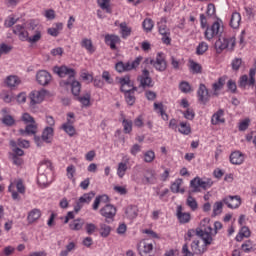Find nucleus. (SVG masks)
<instances>
[{
	"instance_id": "obj_1",
	"label": "nucleus",
	"mask_w": 256,
	"mask_h": 256,
	"mask_svg": "<svg viewBox=\"0 0 256 256\" xmlns=\"http://www.w3.org/2000/svg\"><path fill=\"white\" fill-rule=\"evenodd\" d=\"M53 72L59 77H68L67 81H64V85H71V91L75 97L81 93V83L75 80V70L67 66H56L53 68Z\"/></svg>"
},
{
	"instance_id": "obj_2",
	"label": "nucleus",
	"mask_w": 256,
	"mask_h": 256,
	"mask_svg": "<svg viewBox=\"0 0 256 256\" xmlns=\"http://www.w3.org/2000/svg\"><path fill=\"white\" fill-rule=\"evenodd\" d=\"M215 49L217 53H222L224 49H228V51H233V49H235V38H219L215 42Z\"/></svg>"
},
{
	"instance_id": "obj_3",
	"label": "nucleus",
	"mask_w": 256,
	"mask_h": 256,
	"mask_svg": "<svg viewBox=\"0 0 256 256\" xmlns=\"http://www.w3.org/2000/svg\"><path fill=\"white\" fill-rule=\"evenodd\" d=\"M141 61H143V57L138 56L132 62H127V63L118 62L115 68H116V71H118V73H123V71H132V69H137V67L141 65Z\"/></svg>"
},
{
	"instance_id": "obj_4",
	"label": "nucleus",
	"mask_w": 256,
	"mask_h": 256,
	"mask_svg": "<svg viewBox=\"0 0 256 256\" xmlns=\"http://www.w3.org/2000/svg\"><path fill=\"white\" fill-rule=\"evenodd\" d=\"M100 215L105 218L106 223L114 221L115 215H117V207L112 204H106L100 209Z\"/></svg>"
},
{
	"instance_id": "obj_5",
	"label": "nucleus",
	"mask_w": 256,
	"mask_h": 256,
	"mask_svg": "<svg viewBox=\"0 0 256 256\" xmlns=\"http://www.w3.org/2000/svg\"><path fill=\"white\" fill-rule=\"evenodd\" d=\"M197 236L201 237L203 244L207 246L213 243V237H215V234L213 233V228L208 225L204 227V229L198 230Z\"/></svg>"
},
{
	"instance_id": "obj_6",
	"label": "nucleus",
	"mask_w": 256,
	"mask_h": 256,
	"mask_svg": "<svg viewBox=\"0 0 256 256\" xmlns=\"http://www.w3.org/2000/svg\"><path fill=\"white\" fill-rule=\"evenodd\" d=\"M158 31L160 35H162L163 43L169 45V43H171V32L169 31V28H167L166 18H161V20L158 22Z\"/></svg>"
},
{
	"instance_id": "obj_7",
	"label": "nucleus",
	"mask_w": 256,
	"mask_h": 256,
	"mask_svg": "<svg viewBox=\"0 0 256 256\" xmlns=\"http://www.w3.org/2000/svg\"><path fill=\"white\" fill-rule=\"evenodd\" d=\"M149 63L156 69V71H160L161 73L167 69V61L165 60V54L163 53H158L155 60L150 59Z\"/></svg>"
},
{
	"instance_id": "obj_8",
	"label": "nucleus",
	"mask_w": 256,
	"mask_h": 256,
	"mask_svg": "<svg viewBox=\"0 0 256 256\" xmlns=\"http://www.w3.org/2000/svg\"><path fill=\"white\" fill-rule=\"evenodd\" d=\"M221 32V23L214 22L211 27H207L204 32L206 41H211L214 37H217Z\"/></svg>"
},
{
	"instance_id": "obj_9",
	"label": "nucleus",
	"mask_w": 256,
	"mask_h": 256,
	"mask_svg": "<svg viewBox=\"0 0 256 256\" xmlns=\"http://www.w3.org/2000/svg\"><path fill=\"white\" fill-rule=\"evenodd\" d=\"M30 36L28 38V43H38L43 37V28L41 26H34L29 28Z\"/></svg>"
},
{
	"instance_id": "obj_10",
	"label": "nucleus",
	"mask_w": 256,
	"mask_h": 256,
	"mask_svg": "<svg viewBox=\"0 0 256 256\" xmlns=\"http://www.w3.org/2000/svg\"><path fill=\"white\" fill-rule=\"evenodd\" d=\"M45 95H47V91L45 90H35L30 94V106L33 107L39 103H43L45 99Z\"/></svg>"
},
{
	"instance_id": "obj_11",
	"label": "nucleus",
	"mask_w": 256,
	"mask_h": 256,
	"mask_svg": "<svg viewBox=\"0 0 256 256\" xmlns=\"http://www.w3.org/2000/svg\"><path fill=\"white\" fill-rule=\"evenodd\" d=\"M138 251L141 256H151V253H153V242H149V240L141 241L138 246Z\"/></svg>"
},
{
	"instance_id": "obj_12",
	"label": "nucleus",
	"mask_w": 256,
	"mask_h": 256,
	"mask_svg": "<svg viewBox=\"0 0 256 256\" xmlns=\"http://www.w3.org/2000/svg\"><path fill=\"white\" fill-rule=\"evenodd\" d=\"M222 203L227 205L229 209H237L241 206V197L236 196H226L222 199Z\"/></svg>"
},
{
	"instance_id": "obj_13",
	"label": "nucleus",
	"mask_w": 256,
	"mask_h": 256,
	"mask_svg": "<svg viewBox=\"0 0 256 256\" xmlns=\"http://www.w3.org/2000/svg\"><path fill=\"white\" fill-rule=\"evenodd\" d=\"M129 161H131V158L125 155L122 157V162L118 163L117 175L120 179H123V177H125V173H127V169H128L127 165H129Z\"/></svg>"
},
{
	"instance_id": "obj_14",
	"label": "nucleus",
	"mask_w": 256,
	"mask_h": 256,
	"mask_svg": "<svg viewBox=\"0 0 256 256\" xmlns=\"http://www.w3.org/2000/svg\"><path fill=\"white\" fill-rule=\"evenodd\" d=\"M36 81L42 86L49 85L51 83V74L46 70H39L36 73Z\"/></svg>"
},
{
	"instance_id": "obj_15",
	"label": "nucleus",
	"mask_w": 256,
	"mask_h": 256,
	"mask_svg": "<svg viewBox=\"0 0 256 256\" xmlns=\"http://www.w3.org/2000/svg\"><path fill=\"white\" fill-rule=\"evenodd\" d=\"M198 100L201 101V103H207L209 99H211V94L209 93V89H207V86L205 84H200L198 91Z\"/></svg>"
},
{
	"instance_id": "obj_16",
	"label": "nucleus",
	"mask_w": 256,
	"mask_h": 256,
	"mask_svg": "<svg viewBox=\"0 0 256 256\" xmlns=\"http://www.w3.org/2000/svg\"><path fill=\"white\" fill-rule=\"evenodd\" d=\"M191 249L195 255H203L207 251V246L200 240H193Z\"/></svg>"
},
{
	"instance_id": "obj_17",
	"label": "nucleus",
	"mask_w": 256,
	"mask_h": 256,
	"mask_svg": "<svg viewBox=\"0 0 256 256\" xmlns=\"http://www.w3.org/2000/svg\"><path fill=\"white\" fill-rule=\"evenodd\" d=\"M105 43L110 47V49H112V51H115V49H117L118 43H121V38H119L117 35L106 34Z\"/></svg>"
},
{
	"instance_id": "obj_18",
	"label": "nucleus",
	"mask_w": 256,
	"mask_h": 256,
	"mask_svg": "<svg viewBox=\"0 0 256 256\" xmlns=\"http://www.w3.org/2000/svg\"><path fill=\"white\" fill-rule=\"evenodd\" d=\"M176 216L180 223H189L191 221V214L183 212V206L181 205L177 206Z\"/></svg>"
},
{
	"instance_id": "obj_19",
	"label": "nucleus",
	"mask_w": 256,
	"mask_h": 256,
	"mask_svg": "<svg viewBox=\"0 0 256 256\" xmlns=\"http://www.w3.org/2000/svg\"><path fill=\"white\" fill-rule=\"evenodd\" d=\"M139 79L140 85L143 87V89H147V87H153V80L151 77H149V72L147 70H143Z\"/></svg>"
},
{
	"instance_id": "obj_20",
	"label": "nucleus",
	"mask_w": 256,
	"mask_h": 256,
	"mask_svg": "<svg viewBox=\"0 0 256 256\" xmlns=\"http://www.w3.org/2000/svg\"><path fill=\"white\" fill-rule=\"evenodd\" d=\"M243 161H245V155L240 151H235L230 155L232 165H242Z\"/></svg>"
},
{
	"instance_id": "obj_21",
	"label": "nucleus",
	"mask_w": 256,
	"mask_h": 256,
	"mask_svg": "<svg viewBox=\"0 0 256 256\" xmlns=\"http://www.w3.org/2000/svg\"><path fill=\"white\" fill-rule=\"evenodd\" d=\"M39 219H41V210L34 208L28 213L27 221L30 225L33 223H37Z\"/></svg>"
},
{
	"instance_id": "obj_22",
	"label": "nucleus",
	"mask_w": 256,
	"mask_h": 256,
	"mask_svg": "<svg viewBox=\"0 0 256 256\" xmlns=\"http://www.w3.org/2000/svg\"><path fill=\"white\" fill-rule=\"evenodd\" d=\"M119 83L121 85V91L124 93L125 91H131L133 89V83L129 76H125L119 79Z\"/></svg>"
},
{
	"instance_id": "obj_23",
	"label": "nucleus",
	"mask_w": 256,
	"mask_h": 256,
	"mask_svg": "<svg viewBox=\"0 0 256 256\" xmlns=\"http://www.w3.org/2000/svg\"><path fill=\"white\" fill-rule=\"evenodd\" d=\"M143 182L144 185H155V183H157V176L155 175V171L148 170L144 175Z\"/></svg>"
},
{
	"instance_id": "obj_24",
	"label": "nucleus",
	"mask_w": 256,
	"mask_h": 256,
	"mask_svg": "<svg viewBox=\"0 0 256 256\" xmlns=\"http://www.w3.org/2000/svg\"><path fill=\"white\" fill-rule=\"evenodd\" d=\"M177 131L180 132L181 135H191V124L187 121H180Z\"/></svg>"
},
{
	"instance_id": "obj_25",
	"label": "nucleus",
	"mask_w": 256,
	"mask_h": 256,
	"mask_svg": "<svg viewBox=\"0 0 256 256\" xmlns=\"http://www.w3.org/2000/svg\"><path fill=\"white\" fill-rule=\"evenodd\" d=\"M223 115L224 111L222 109L214 113L211 118L212 125H221V123H225V118L223 117Z\"/></svg>"
},
{
	"instance_id": "obj_26",
	"label": "nucleus",
	"mask_w": 256,
	"mask_h": 256,
	"mask_svg": "<svg viewBox=\"0 0 256 256\" xmlns=\"http://www.w3.org/2000/svg\"><path fill=\"white\" fill-rule=\"evenodd\" d=\"M54 131L55 130L53 129V127L44 128L42 132V140L44 141V143H51V141L53 140Z\"/></svg>"
},
{
	"instance_id": "obj_27",
	"label": "nucleus",
	"mask_w": 256,
	"mask_h": 256,
	"mask_svg": "<svg viewBox=\"0 0 256 256\" xmlns=\"http://www.w3.org/2000/svg\"><path fill=\"white\" fill-rule=\"evenodd\" d=\"M241 25V14L239 12H233L230 19V27L232 29H239Z\"/></svg>"
},
{
	"instance_id": "obj_28",
	"label": "nucleus",
	"mask_w": 256,
	"mask_h": 256,
	"mask_svg": "<svg viewBox=\"0 0 256 256\" xmlns=\"http://www.w3.org/2000/svg\"><path fill=\"white\" fill-rule=\"evenodd\" d=\"M183 185V179L178 178L171 184V191L172 193H185V189L181 188Z\"/></svg>"
},
{
	"instance_id": "obj_29",
	"label": "nucleus",
	"mask_w": 256,
	"mask_h": 256,
	"mask_svg": "<svg viewBox=\"0 0 256 256\" xmlns=\"http://www.w3.org/2000/svg\"><path fill=\"white\" fill-rule=\"evenodd\" d=\"M139 213V209L135 205H129L125 209V215L128 219H135Z\"/></svg>"
},
{
	"instance_id": "obj_30",
	"label": "nucleus",
	"mask_w": 256,
	"mask_h": 256,
	"mask_svg": "<svg viewBox=\"0 0 256 256\" xmlns=\"http://www.w3.org/2000/svg\"><path fill=\"white\" fill-rule=\"evenodd\" d=\"M5 83L7 87L13 88L21 84V79L16 75H10L6 78Z\"/></svg>"
},
{
	"instance_id": "obj_31",
	"label": "nucleus",
	"mask_w": 256,
	"mask_h": 256,
	"mask_svg": "<svg viewBox=\"0 0 256 256\" xmlns=\"http://www.w3.org/2000/svg\"><path fill=\"white\" fill-rule=\"evenodd\" d=\"M107 201H109V196L105 194L97 196L92 204L93 211H97V209H99V205H101V203H107Z\"/></svg>"
},
{
	"instance_id": "obj_32",
	"label": "nucleus",
	"mask_w": 256,
	"mask_h": 256,
	"mask_svg": "<svg viewBox=\"0 0 256 256\" xmlns=\"http://www.w3.org/2000/svg\"><path fill=\"white\" fill-rule=\"evenodd\" d=\"M83 225H85V221L81 218H77L70 222L69 227L72 231H81L83 229Z\"/></svg>"
},
{
	"instance_id": "obj_33",
	"label": "nucleus",
	"mask_w": 256,
	"mask_h": 256,
	"mask_svg": "<svg viewBox=\"0 0 256 256\" xmlns=\"http://www.w3.org/2000/svg\"><path fill=\"white\" fill-rule=\"evenodd\" d=\"M243 237H251V230H249V227L243 226L238 235L236 236V241L241 242L243 241Z\"/></svg>"
},
{
	"instance_id": "obj_34",
	"label": "nucleus",
	"mask_w": 256,
	"mask_h": 256,
	"mask_svg": "<svg viewBox=\"0 0 256 256\" xmlns=\"http://www.w3.org/2000/svg\"><path fill=\"white\" fill-rule=\"evenodd\" d=\"M81 46L88 51V53H95V46L91 39L84 38L81 42Z\"/></svg>"
},
{
	"instance_id": "obj_35",
	"label": "nucleus",
	"mask_w": 256,
	"mask_h": 256,
	"mask_svg": "<svg viewBox=\"0 0 256 256\" xmlns=\"http://www.w3.org/2000/svg\"><path fill=\"white\" fill-rule=\"evenodd\" d=\"M37 132V126L35 125V123H32V124H28L24 129H21L20 130V133L22 135H35V133Z\"/></svg>"
},
{
	"instance_id": "obj_36",
	"label": "nucleus",
	"mask_w": 256,
	"mask_h": 256,
	"mask_svg": "<svg viewBox=\"0 0 256 256\" xmlns=\"http://www.w3.org/2000/svg\"><path fill=\"white\" fill-rule=\"evenodd\" d=\"M125 99L128 105L135 104V90H126L125 92Z\"/></svg>"
},
{
	"instance_id": "obj_37",
	"label": "nucleus",
	"mask_w": 256,
	"mask_h": 256,
	"mask_svg": "<svg viewBox=\"0 0 256 256\" xmlns=\"http://www.w3.org/2000/svg\"><path fill=\"white\" fill-rule=\"evenodd\" d=\"M120 33L123 39H127L131 35V27L127 26V23L122 22L120 24Z\"/></svg>"
},
{
	"instance_id": "obj_38",
	"label": "nucleus",
	"mask_w": 256,
	"mask_h": 256,
	"mask_svg": "<svg viewBox=\"0 0 256 256\" xmlns=\"http://www.w3.org/2000/svg\"><path fill=\"white\" fill-rule=\"evenodd\" d=\"M93 197H95V193H93V192L86 193L83 196H81L78 201L80 203H82V205L85 203L87 205H89V203H91V201H93Z\"/></svg>"
},
{
	"instance_id": "obj_39",
	"label": "nucleus",
	"mask_w": 256,
	"mask_h": 256,
	"mask_svg": "<svg viewBox=\"0 0 256 256\" xmlns=\"http://www.w3.org/2000/svg\"><path fill=\"white\" fill-rule=\"evenodd\" d=\"M186 205L192 210V211H197L199 204L197 203V200L193 198V196H188L186 200Z\"/></svg>"
},
{
	"instance_id": "obj_40",
	"label": "nucleus",
	"mask_w": 256,
	"mask_h": 256,
	"mask_svg": "<svg viewBox=\"0 0 256 256\" xmlns=\"http://www.w3.org/2000/svg\"><path fill=\"white\" fill-rule=\"evenodd\" d=\"M189 67H190V70L194 73V74H199L201 73V71L203 70V68L201 67V64L193 61V60H190L189 61Z\"/></svg>"
},
{
	"instance_id": "obj_41",
	"label": "nucleus",
	"mask_w": 256,
	"mask_h": 256,
	"mask_svg": "<svg viewBox=\"0 0 256 256\" xmlns=\"http://www.w3.org/2000/svg\"><path fill=\"white\" fill-rule=\"evenodd\" d=\"M110 234H111V226H109L105 223H101L100 224V235H101V237H109Z\"/></svg>"
},
{
	"instance_id": "obj_42",
	"label": "nucleus",
	"mask_w": 256,
	"mask_h": 256,
	"mask_svg": "<svg viewBox=\"0 0 256 256\" xmlns=\"http://www.w3.org/2000/svg\"><path fill=\"white\" fill-rule=\"evenodd\" d=\"M223 85H225V79L223 78H219V80L212 85L214 95H217V91H221L223 89Z\"/></svg>"
},
{
	"instance_id": "obj_43",
	"label": "nucleus",
	"mask_w": 256,
	"mask_h": 256,
	"mask_svg": "<svg viewBox=\"0 0 256 256\" xmlns=\"http://www.w3.org/2000/svg\"><path fill=\"white\" fill-rule=\"evenodd\" d=\"M222 212H223V202L221 201L215 202L213 205L214 217H217V215H221Z\"/></svg>"
},
{
	"instance_id": "obj_44",
	"label": "nucleus",
	"mask_w": 256,
	"mask_h": 256,
	"mask_svg": "<svg viewBox=\"0 0 256 256\" xmlns=\"http://www.w3.org/2000/svg\"><path fill=\"white\" fill-rule=\"evenodd\" d=\"M153 161H155V152L153 150L144 152V162L153 163Z\"/></svg>"
},
{
	"instance_id": "obj_45",
	"label": "nucleus",
	"mask_w": 256,
	"mask_h": 256,
	"mask_svg": "<svg viewBox=\"0 0 256 256\" xmlns=\"http://www.w3.org/2000/svg\"><path fill=\"white\" fill-rule=\"evenodd\" d=\"M208 49H209V45L207 44V42H201L196 48V53L197 55H203L208 51Z\"/></svg>"
},
{
	"instance_id": "obj_46",
	"label": "nucleus",
	"mask_w": 256,
	"mask_h": 256,
	"mask_svg": "<svg viewBox=\"0 0 256 256\" xmlns=\"http://www.w3.org/2000/svg\"><path fill=\"white\" fill-rule=\"evenodd\" d=\"M78 101L83 105V107H89V105H91V94L78 97Z\"/></svg>"
},
{
	"instance_id": "obj_47",
	"label": "nucleus",
	"mask_w": 256,
	"mask_h": 256,
	"mask_svg": "<svg viewBox=\"0 0 256 256\" xmlns=\"http://www.w3.org/2000/svg\"><path fill=\"white\" fill-rule=\"evenodd\" d=\"M62 129L70 137H73V135H75V127H73V124H63Z\"/></svg>"
},
{
	"instance_id": "obj_48",
	"label": "nucleus",
	"mask_w": 256,
	"mask_h": 256,
	"mask_svg": "<svg viewBox=\"0 0 256 256\" xmlns=\"http://www.w3.org/2000/svg\"><path fill=\"white\" fill-rule=\"evenodd\" d=\"M182 115L184 119H187L188 121H193L195 119V111H193L191 108H188L186 111L182 112Z\"/></svg>"
},
{
	"instance_id": "obj_49",
	"label": "nucleus",
	"mask_w": 256,
	"mask_h": 256,
	"mask_svg": "<svg viewBox=\"0 0 256 256\" xmlns=\"http://www.w3.org/2000/svg\"><path fill=\"white\" fill-rule=\"evenodd\" d=\"M154 27L153 20L151 18H147L143 21V28L146 31V33H149V31H152Z\"/></svg>"
},
{
	"instance_id": "obj_50",
	"label": "nucleus",
	"mask_w": 256,
	"mask_h": 256,
	"mask_svg": "<svg viewBox=\"0 0 256 256\" xmlns=\"http://www.w3.org/2000/svg\"><path fill=\"white\" fill-rule=\"evenodd\" d=\"M124 133H131L133 131V121L124 119L122 122Z\"/></svg>"
},
{
	"instance_id": "obj_51",
	"label": "nucleus",
	"mask_w": 256,
	"mask_h": 256,
	"mask_svg": "<svg viewBox=\"0 0 256 256\" xmlns=\"http://www.w3.org/2000/svg\"><path fill=\"white\" fill-rule=\"evenodd\" d=\"M190 185L195 193L199 191L201 185V178L197 177L191 180Z\"/></svg>"
},
{
	"instance_id": "obj_52",
	"label": "nucleus",
	"mask_w": 256,
	"mask_h": 256,
	"mask_svg": "<svg viewBox=\"0 0 256 256\" xmlns=\"http://www.w3.org/2000/svg\"><path fill=\"white\" fill-rule=\"evenodd\" d=\"M250 123H251V120L249 118H246L240 121L238 126L239 131H247V129H249Z\"/></svg>"
},
{
	"instance_id": "obj_53",
	"label": "nucleus",
	"mask_w": 256,
	"mask_h": 256,
	"mask_svg": "<svg viewBox=\"0 0 256 256\" xmlns=\"http://www.w3.org/2000/svg\"><path fill=\"white\" fill-rule=\"evenodd\" d=\"M98 5L106 11V13H111V8L109 7V0H98Z\"/></svg>"
},
{
	"instance_id": "obj_54",
	"label": "nucleus",
	"mask_w": 256,
	"mask_h": 256,
	"mask_svg": "<svg viewBox=\"0 0 256 256\" xmlns=\"http://www.w3.org/2000/svg\"><path fill=\"white\" fill-rule=\"evenodd\" d=\"M8 191L11 193L12 199H14V201H19V193L15 191V184L10 183Z\"/></svg>"
},
{
	"instance_id": "obj_55",
	"label": "nucleus",
	"mask_w": 256,
	"mask_h": 256,
	"mask_svg": "<svg viewBox=\"0 0 256 256\" xmlns=\"http://www.w3.org/2000/svg\"><path fill=\"white\" fill-rule=\"evenodd\" d=\"M0 97L5 103H11L13 99V95L11 94V92H7V91H2V93L0 94Z\"/></svg>"
},
{
	"instance_id": "obj_56",
	"label": "nucleus",
	"mask_w": 256,
	"mask_h": 256,
	"mask_svg": "<svg viewBox=\"0 0 256 256\" xmlns=\"http://www.w3.org/2000/svg\"><path fill=\"white\" fill-rule=\"evenodd\" d=\"M23 123H25L26 125L33 124L35 123V119L31 117V115L29 113H24L22 114L21 117Z\"/></svg>"
},
{
	"instance_id": "obj_57",
	"label": "nucleus",
	"mask_w": 256,
	"mask_h": 256,
	"mask_svg": "<svg viewBox=\"0 0 256 256\" xmlns=\"http://www.w3.org/2000/svg\"><path fill=\"white\" fill-rule=\"evenodd\" d=\"M2 123H4V125H7L8 127H11L15 125V119H13L11 115H6L2 119Z\"/></svg>"
},
{
	"instance_id": "obj_58",
	"label": "nucleus",
	"mask_w": 256,
	"mask_h": 256,
	"mask_svg": "<svg viewBox=\"0 0 256 256\" xmlns=\"http://www.w3.org/2000/svg\"><path fill=\"white\" fill-rule=\"evenodd\" d=\"M45 169H47V171H51V161L46 160L42 162L38 168V171L41 173V171H45Z\"/></svg>"
},
{
	"instance_id": "obj_59",
	"label": "nucleus",
	"mask_w": 256,
	"mask_h": 256,
	"mask_svg": "<svg viewBox=\"0 0 256 256\" xmlns=\"http://www.w3.org/2000/svg\"><path fill=\"white\" fill-rule=\"evenodd\" d=\"M13 184H15V187L18 191V193H25V185L23 184V180H18L16 182H12Z\"/></svg>"
},
{
	"instance_id": "obj_60",
	"label": "nucleus",
	"mask_w": 256,
	"mask_h": 256,
	"mask_svg": "<svg viewBox=\"0 0 256 256\" xmlns=\"http://www.w3.org/2000/svg\"><path fill=\"white\" fill-rule=\"evenodd\" d=\"M86 229V233L88 235H93V233H95V231H97V226L93 223H87L85 226Z\"/></svg>"
},
{
	"instance_id": "obj_61",
	"label": "nucleus",
	"mask_w": 256,
	"mask_h": 256,
	"mask_svg": "<svg viewBox=\"0 0 256 256\" xmlns=\"http://www.w3.org/2000/svg\"><path fill=\"white\" fill-rule=\"evenodd\" d=\"M38 183L39 185H43L44 187H47V185H49V181L47 180V175H45V173L39 174Z\"/></svg>"
},
{
	"instance_id": "obj_62",
	"label": "nucleus",
	"mask_w": 256,
	"mask_h": 256,
	"mask_svg": "<svg viewBox=\"0 0 256 256\" xmlns=\"http://www.w3.org/2000/svg\"><path fill=\"white\" fill-rule=\"evenodd\" d=\"M17 21H19L18 18H14L13 16H9L5 20L4 25H5V27H13V25H15V23H17Z\"/></svg>"
},
{
	"instance_id": "obj_63",
	"label": "nucleus",
	"mask_w": 256,
	"mask_h": 256,
	"mask_svg": "<svg viewBox=\"0 0 256 256\" xmlns=\"http://www.w3.org/2000/svg\"><path fill=\"white\" fill-rule=\"evenodd\" d=\"M179 88L182 93H189V91H191V85L185 81L180 83Z\"/></svg>"
},
{
	"instance_id": "obj_64",
	"label": "nucleus",
	"mask_w": 256,
	"mask_h": 256,
	"mask_svg": "<svg viewBox=\"0 0 256 256\" xmlns=\"http://www.w3.org/2000/svg\"><path fill=\"white\" fill-rule=\"evenodd\" d=\"M29 36H30V31L28 32L24 29L21 33L18 34V37L20 41H28L29 42Z\"/></svg>"
}]
</instances>
